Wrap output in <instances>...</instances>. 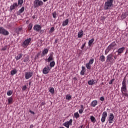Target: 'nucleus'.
Segmentation results:
<instances>
[{
    "label": "nucleus",
    "mask_w": 128,
    "mask_h": 128,
    "mask_svg": "<svg viewBox=\"0 0 128 128\" xmlns=\"http://www.w3.org/2000/svg\"><path fill=\"white\" fill-rule=\"evenodd\" d=\"M82 36H84V31L82 30H81L78 32V38H82Z\"/></svg>",
    "instance_id": "obj_18"
},
{
    "label": "nucleus",
    "mask_w": 128,
    "mask_h": 128,
    "mask_svg": "<svg viewBox=\"0 0 128 128\" xmlns=\"http://www.w3.org/2000/svg\"><path fill=\"white\" fill-rule=\"evenodd\" d=\"M49 92L51 93V94H54V88H50V89L49 90Z\"/></svg>",
    "instance_id": "obj_37"
},
{
    "label": "nucleus",
    "mask_w": 128,
    "mask_h": 128,
    "mask_svg": "<svg viewBox=\"0 0 128 128\" xmlns=\"http://www.w3.org/2000/svg\"><path fill=\"white\" fill-rule=\"evenodd\" d=\"M94 59L92 58L89 60V62H88V64H94Z\"/></svg>",
    "instance_id": "obj_34"
},
{
    "label": "nucleus",
    "mask_w": 128,
    "mask_h": 128,
    "mask_svg": "<svg viewBox=\"0 0 128 128\" xmlns=\"http://www.w3.org/2000/svg\"><path fill=\"white\" fill-rule=\"evenodd\" d=\"M94 42V38H92L88 42V46H92V42Z\"/></svg>",
    "instance_id": "obj_31"
},
{
    "label": "nucleus",
    "mask_w": 128,
    "mask_h": 128,
    "mask_svg": "<svg viewBox=\"0 0 128 128\" xmlns=\"http://www.w3.org/2000/svg\"><path fill=\"white\" fill-rule=\"evenodd\" d=\"M54 18H56V12H54L52 13Z\"/></svg>",
    "instance_id": "obj_40"
},
{
    "label": "nucleus",
    "mask_w": 128,
    "mask_h": 128,
    "mask_svg": "<svg viewBox=\"0 0 128 128\" xmlns=\"http://www.w3.org/2000/svg\"><path fill=\"white\" fill-rule=\"evenodd\" d=\"M54 60V52H50V56L48 57V58L47 59V60L48 62H50Z\"/></svg>",
    "instance_id": "obj_15"
},
{
    "label": "nucleus",
    "mask_w": 128,
    "mask_h": 128,
    "mask_svg": "<svg viewBox=\"0 0 128 128\" xmlns=\"http://www.w3.org/2000/svg\"><path fill=\"white\" fill-rule=\"evenodd\" d=\"M106 62L110 64H114V54H110L107 56Z\"/></svg>",
    "instance_id": "obj_1"
},
{
    "label": "nucleus",
    "mask_w": 128,
    "mask_h": 128,
    "mask_svg": "<svg viewBox=\"0 0 128 128\" xmlns=\"http://www.w3.org/2000/svg\"><path fill=\"white\" fill-rule=\"evenodd\" d=\"M33 18H34V17H33Z\"/></svg>",
    "instance_id": "obj_63"
},
{
    "label": "nucleus",
    "mask_w": 128,
    "mask_h": 128,
    "mask_svg": "<svg viewBox=\"0 0 128 128\" xmlns=\"http://www.w3.org/2000/svg\"><path fill=\"white\" fill-rule=\"evenodd\" d=\"M22 58V54H19L15 58L16 60H20Z\"/></svg>",
    "instance_id": "obj_21"
},
{
    "label": "nucleus",
    "mask_w": 128,
    "mask_h": 128,
    "mask_svg": "<svg viewBox=\"0 0 128 128\" xmlns=\"http://www.w3.org/2000/svg\"><path fill=\"white\" fill-rule=\"evenodd\" d=\"M100 100H102V102H104V96L100 97Z\"/></svg>",
    "instance_id": "obj_46"
},
{
    "label": "nucleus",
    "mask_w": 128,
    "mask_h": 128,
    "mask_svg": "<svg viewBox=\"0 0 128 128\" xmlns=\"http://www.w3.org/2000/svg\"><path fill=\"white\" fill-rule=\"evenodd\" d=\"M48 0H43V1L44 2H46L48 1Z\"/></svg>",
    "instance_id": "obj_56"
},
{
    "label": "nucleus",
    "mask_w": 128,
    "mask_h": 128,
    "mask_svg": "<svg viewBox=\"0 0 128 128\" xmlns=\"http://www.w3.org/2000/svg\"><path fill=\"white\" fill-rule=\"evenodd\" d=\"M74 80H76L77 78H76L75 77L74 78Z\"/></svg>",
    "instance_id": "obj_54"
},
{
    "label": "nucleus",
    "mask_w": 128,
    "mask_h": 128,
    "mask_svg": "<svg viewBox=\"0 0 128 128\" xmlns=\"http://www.w3.org/2000/svg\"><path fill=\"white\" fill-rule=\"evenodd\" d=\"M12 90H8V92H7V96H12Z\"/></svg>",
    "instance_id": "obj_41"
},
{
    "label": "nucleus",
    "mask_w": 128,
    "mask_h": 128,
    "mask_svg": "<svg viewBox=\"0 0 128 128\" xmlns=\"http://www.w3.org/2000/svg\"><path fill=\"white\" fill-rule=\"evenodd\" d=\"M125 50L124 47L121 48L118 50V54H122L124 52V50Z\"/></svg>",
    "instance_id": "obj_20"
},
{
    "label": "nucleus",
    "mask_w": 128,
    "mask_h": 128,
    "mask_svg": "<svg viewBox=\"0 0 128 128\" xmlns=\"http://www.w3.org/2000/svg\"><path fill=\"white\" fill-rule=\"evenodd\" d=\"M78 112L80 114H82L84 112V110L80 109Z\"/></svg>",
    "instance_id": "obj_48"
},
{
    "label": "nucleus",
    "mask_w": 128,
    "mask_h": 128,
    "mask_svg": "<svg viewBox=\"0 0 128 128\" xmlns=\"http://www.w3.org/2000/svg\"><path fill=\"white\" fill-rule=\"evenodd\" d=\"M16 32L18 34H24V30H22V28L20 27L18 28L16 30Z\"/></svg>",
    "instance_id": "obj_16"
},
{
    "label": "nucleus",
    "mask_w": 128,
    "mask_h": 128,
    "mask_svg": "<svg viewBox=\"0 0 128 128\" xmlns=\"http://www.w3.org/2000/svg\"><path fill=\"white\" fill-rule=\"evenodd\" d=\"M72 124V120L71 119L69 121L64 123L63 124H64V126H66V128H70V124Z\"/></svg>",
    "instance_id": "obj_12"
},
{
    "label": "nucleus",
    "mask_w": 128,
    "mask_h": 128,
    "mask_svg": "<svg viewBox=\"0 0 128 128\" xmlns=\"http://www.w3.org/2000/svg\"><path fill=\"white\" fill-rule=\"evenodd\" d=\"M86 128H88V125L87 126H86Z\"/></svg>",
    "instance_id": "obj_59"
},
{
    "label": "nucleus",
    "mask_w": 128,
    "mask_h": 128,
    "mask_svg": "<svg viewBox=\"0 0 128 128\" xmlns=\"http://www.w3.org/2000/svg\"><path fill=\"white\" fill-rule=\"evenodd\" d=\"M33 74L34 73L32 72H25V78H26V80H28V78H32V76Z\"/></svg>",
    "instance_id": "obj_10"
},
{
    "label": "nucleus",
    "mask_w": 128,
    "mask_h": 128,
    "mask_svg": "<svg viewBox=\"0 0 128 128\" xmlns=\"http://www.w3.org/2000/svg\"><path fill=\"white\" fill-rule=\"evenodd\" d=\"M24 12V7L22 6V8L18 10V14H22Z\"/></svg>",
    "instance_id": "obj_24"
},
{
    "label": "nucleus",
    "mask_w": 128,
    "mask_h": 128,
    "mask_svg": "<svg viewBox=\"0 0 128 128\" xmlns=\"http://www.w3.org/2000/svg\"><path fill=\"white\" fill-rule=\"evenodd\" d=\"M99 60H100V62H105L106 60V57L102 55L100 56Z\"/></svg>",
    "instance_id": "obj_23"
},
{
    "label": "nucleus",
    "mask_w": 128,
    "mask_h": 128,
    "mask_svg": "<svg viewBox=\"0 0 128 128\" xmlns=\"http://www.w3.org/2000/svg\"><path fill=\"white\" fill-rule=\"evenodd\" d=\"M18 6V4L17 2L14 3L10 6V10H13L15 8H16Z\"/></svg>",
    "instance_id": "obj_14"
},
{
    "label": "nucleus",
    "mask_w": 128,
    "mask_h": 128,
    "mask_svg": "<svg viewBox=\"0 0 128 128\" xmlns=\"http://www.w3.org/2000/svg\"><path fill=\"white\" fill-rule=\"evenodd\" d=\"M96 82H96V80H90L88 82V84L90 86H92V84H96Z\"/></svg>",
    "instance_id": "obj_17"
},
{
    "label": "nucleus",
    "mask_w": 128,
    "mask_h": 128,
    "mask_svg": "<svg viewBox=\"0 0 128 128\" xmlns=\"http://www.w3.org/2000/svg\"><path fill=\"white\" fill-rule=\"evenodd\" d=\"M74 116L76 118H80V114H78V112H76L74 114Z\"/></svg>",
    "instance_id": "obj_35"
},
{
    "label": "nucleus",
    "mask_w": 128,
    "mask_h": 128,
    "mask_svg": "<svg viewBox=\"0 0 128 128\" xmlns=\"http://www.w3.org/2000/svg\"><path fill=\"white\" fill-rule=\"evenodd\" d=\"M54 32V28L52 27L50 29V32Z\"/></svg>",
    "instance_id": "obj_43"
},
{
    "label": "nucleus",
    "mask_w": 128,
    "mask_h": 128,
    "mask_svg": "<svg viewBox=\"0 0 128 128\" xmlns=\"http://www.w3.org/2000/svg\"><path fill=\"white\" fill-rule=\"evenodd\" d=\"M0 34H3V36H8V31L6 30L3 27H0Z\"/></svg>",
    "instance_id": "obj_7"
},
{
    "label": "nucleus",
    "mask_w": 128,
    "mask_h": 128,
    "mask_svg": "<svg viewBox=\"0 0 128 128\" xmlns=\"http://www.w3.org/2000/svg\"><path fill=\"white\" fill-rule=\"evenodd\" d=\"M16 72H18L16 69H14L10 72V74H12V76H14V74H16Z\"/></svg>",
    "instance_id": "obj_30"
},
{
    "label": "nucleus",
    "mask_w": 128,
    "mask_h": 128,
    "mask_svg": "<svg viewBox=\"0 0 128 128\" xmlns=\"http://www.w3.org/2000/svg\"><path fill=\"white\" fill-rule=\"evenodd\" d=\"M42 106H44V104H46V103H44V102H42Z\"/></svg>",
    "instance_id": "obj_53"
},
{
    "label": "nucleus",
    "mask_w": 128,
    "mask_h": 128,
    "mask_svg": "<svg viewBox=\"0 0 128 128\" xmlns=\"http://www.w3.org/2000/svg\"><path fill=\"white\" fill-rule=\"evenodd\" d=\"M86 68H88V70H90V68H92V64L87 63V64H86Z\"/></svg>",
    "instance_id": "obj_32"
},
{
    "label": "nucleus",
    "mask_w": 128,
    "mask_h": 128,
    "mask_svg": "<svg viewBox=\"0 0 128 128\" xmlns=\"http://www.w3.org/2000/svg\"><path fill=\"white\" fill-rule=\"evenodd\" d=\"M128 52H126V54Z\"/></svg>",
    "instance_id": "obj_62"
},
{
    "label": "nucleus",
    "mask_w": 128,
    "mask_h": 128,
    "mask_svg": "<svg viewBox=\"0 0 128 128\" xmlns=\"http://www.w3.org/2000/svg\"><path fill=\"white\" fill-rule=\"evenodd\" d=\"M12 98L10 97L8 98V104H12Z\"/></svg>",
    "instance_id": "obj_39"
},
{
    "label": "nucleus",
    "mask_w": 128,
    "mask_h": 128,
    "mask_svg": "<svg viewBox=\"0 0 128 128\" xmlns=\"http://www.w3.org/2000/svg\"><path fill=\"white\" fill-rule=\"evenodd\" d=\"M34 30L36 32H39L42 30V26L40 24H36L33 28Z\"/></svg>",
    "instance_id": "obj_13"
},
{
    "label": "nucleus",
    "mask_w": 128,
    "mask_h": 128,
    "mask_svg": "<svg viewBox=\"0 0 128 128\" xmlns=\"http://www.w3.org/2000/svg\"><path fill=\"white\" fill-rule=\"evenodd\" d=\"M114 116L113 114L110 113V116H109V118H108V122L109 124H112L114 122Z\"/></svg>",
    "instance_id": "obj_11"
},
{
    "label": "nucleus",
    "mask_w": 128,
    "mask_h": 128,
    "mask_svg": "<svg viewBox=\"0 0 128 128\" xmlns=\"http://www.w3.org/2000/svg\"><path fill=\"white\" fill-rule=\"evenodd\" d=\"M29 84H30V82H29Z\"/></svg>",
    "instance_id": "obj_60"
},
{
    "label": "nucleus",
    "mask_w": 128,
    "mask_h": 128,
    "mask_svg": "<svg viewBox=\"0 0 128 128\" xmlns=\"http://www.w3.org/2000/svg\"><path fill=\"white\" fill-rule=\"evenodd\" d=\"M125 96H128V94H126V93L124 94Z\"/></svg>",
    "instance_id": "obj_58"
},
{
    "label": "nucleus",
    "mask_w": 128,
    "mask_h": 128,
    "mask_svg": "<svg viewBox=\"0 0 128 128\" xmlns=\"http://www.w3.org/2000/svg\"><path fill=\"white\" fill-rule=\"evenodd\" d=\"M84 46H86V43H84V44H83L81 47V48L82 50V48H84Z\"/></svg>",
    "instance_id": "obj_51"
},
{
    "label": "nucleus",
    "mask_w": 128,
    "mask_h": 128,
    "mask_svg": "<svg viewBox=\"0 0 128 128\" xmlns=\"http://www.w3.org/2000/svg\"><path fill=\"white\" fill-rule=\"evenodd\" d=\"M96 104H98L97 100H94L91 103V106H93V108H94V106H96Z\"/></svg>",
    "instance_id": "obj_25"
},
{
    "label": "nucleus",
    "mask_w": 128,
    "mask_h": 128,
    "mask_svg": "<svg viewBox=\"0 0 128 128\" xmlns=\"http://www.w3.org/2000/svg\"><path fill=\"white\" fill-rule=\"evenodd\" d=\"M48 52V50L46 48L44 49L42 52V54H43L44 56L45 54H46Z\"/></svg>",
    "instance_id": "obj_28"
},
{
    "label": "nucleus",
    "mask_w": 128,
    "mask_h": 128,
    "mask_svg": "<svg viewBox=\"0 0 128 128\" xmlns=\"http://www.w3.org/2000/svg\"><path fill=\"white\" fill-rule=\"evenodd\" d=\"M33 18H34V17H33Z\"/></svg>",
    "instance_id": "obj_64"
},
{
    "label": "nucleus",
    "mask_w": 128,
    "mask_h": 128,
    "mask_svg": "<svg viewBox=\"0 0 128 128\" xmlns=\"http://www.w3.org/2000/svg\"><path fill=\"white\" fill-rule=\"evenodd\" d=\"M34 8H38V6H42L44 4V2L40 0H35L34 2Z\"/></svg>",
    "instance_id": "obj_4"
},
{
    "label": "nucleus",
    "mask_w": 128,
    "mask_h": 128,
    "mask_svg": "<svg viewBox=\"0 0 128 128\" xmlns=\"http://www.w3.org/2000/svg\"><path fill=\"white\" fill-rule=\"evenodd\" d=\"M31 114H34V112H31Z\"/></svg>",
    "instance_id": "obj_57"
},
{
    "label": "nucleus",
    "mask_w": 128,
    "mask_h": 128,
    "mask_svg": "<svg viewBox=\"0 0 128 128\" xmlns=\"http://www.w3.org/2000/svg\"><path fill=\"white\" fill-rule=\"evenodd\" d=\"M32 40V38H29L26 40L22 43V47L24 48H28V46L30 44V41Z\"/></svg>",
    "instance_id": "obj_6"
},
{
    "label": "nucleus",
    "mask_w": 128,
    "mask_h": 128,
    "mask_svg": "<svg viewBox=\"0 0 128 128\" xmlns=\"http://www.w3.org/2000/svg\"><path fill=\"white\" fill-rule=\"evenodd\" d=\"M22 4H24V0H18V6H22Z\"/></svg>",
    "instance_id": "obj_33"
},
{
    "label": "nucleus",
    "mask_w": 128,
    "mask_h": 128,
    "mask_svg": "<svg viewBox=\"0 0 128 128\" xmlns=\"http://www.w3.org/2000/svg\"><path fill=\"white\" fill-rule=\"evenodd\" d=\"M114 62H116V56H114Z\"/></svg>",
    "instance_id": "obj_50"
},
{
    "label": "nucleus",
    "mask_w": 128,
    "mask_h": 128,
    "mask_svg": "<svg viewBox=\"0 0 128 128\" xmlns=\"http://www.w3.org/2000/svg\"><path fill=\"white\" fill-rule=\"evenodd\" d=\"M50 70H52V68L48 66L44 67L42 71L44 74H48L50 72Z\"/></svg>",
    "instance_id": "obj_8"
},
{
    "label": "nucleus",
    "mask_w": 128,
    "mask_h": 128,
    "mask_svg": "<svg viewBox=\"0 0 128 128\" xmlns=\"http://www.w3.org/2000/svg\"><path fill=\"white\" fill-rule=\"evenodd\" d=\"M114 79H112V80H110L109 82V84H112V82H114Z\"/></svg>",
    "instance_id": "obj_47"
},
{
    "label": "nucleus",
    "mask_w": 128,
    "mask_h": 128,
    "mask_svg": "<svg viewBox=\"0 0 128 128\" xmlns=\"http://www.w3.org/2000/svg\"><path fill=\"white\" fill-rule=\"evenodd\" d=\"M66 100H70V98H72V96H70V94H67L66 96Z\"/></svg>",
    "instance_id": "obj_38"
},
{
    "label": "nucleus",
    "mask_w": 128,
    "mask_h": 128,
    "mask_svg": "<svg viewBox=\"0 0 128 128\" xmlns=\"http://www.w3.org/2000/svg\"><path fill=\"white\" fill-rule=\"evenodd\" d=\"M90 120L91 122H93L94 124V122H96V118L94 116H90Z\"/></svg>",
    "instance_id": "obj_26"
},
{
    "label": "nucleus",
    "mask_w": 128,
    "mask_h": 128,
    "mask_svg": "<svg viewBox=\"0 0 128 128\" xmlns=\"http://www.w3.org/2000/svg\"><path fill=\"white\" fill-rule=\"evenodd\" d=\"M32 110H30V112H31V113H32Z\"/></svg>",
    "instance_id": "obj_61"
},
{
    "label": "nucleus",
    "mask_w": 128,
    "mask_h": 128,
    "mask_svg": "<svg viewBox=\"0 0 128 128\" xmlns=\"http://www.w3.org/2000/svg\"><path fill=\"white\" fill-rule=\"evenodd\" d=\"M34 128V125L31 124V125L30 126V128Z\"/></svg>",
    "instance_id": "obj_52"
},
{
    "label": "nucleus",
    "mask_w": 128,
    "mask_h": 128,
    "mask_svg": "<svg viewBox=\"0 0 128 128\" xmlns=\"http://www.w3.org/2000/svg\"><path fill=\"white\" fill-rule=\"evenodd\" d=\"M80 110H84V105H81L80 106Z\"/></svg>",
    "instance_id": "obj_49"
},
{
    "label": "nucleus",
    "mask_w": 128,
    "mask_h": 128,
    "mask_svg": "<svg viewBox=\"0 0 128 128\" xmlns=\"http://www.w3.org/2000/svg\"><path fill=\"white\" fill-rule=\"evenodd\" d=\"M56 42H58V40H55V44H56Z\"/></svg>",
    "instance_id": "obj_55"
},
{
    "label": "nucleus",
    "mask_w": 128,
    "mask_h": 128,
    "mask_svg": "<svg viewBox=\"0 0 128 128\" xmlns=\"http://www.w3.org/2000/svg\"><path fill=\"white\" fill-rule=\"evenodd\" d=\"M128 16V12H125L124 14H123L121 17L122 18H126V16Z\"/></svg>",
    "instance_id": "obj_27"
},
{
    "label": "nucleus",
    "mask_w": 128,
    "mask_h": 128,
    "mask_svg": "<svg viewBox=\"0 0 128 128\" xmlns=\"http://www.w3.org/2000/svg\"><path fill=\"white\" fill-rule=\"evenodd\" d=\"M116 44L115 42H113L111 43L110 44L107 48L106 49L105 51V54H108V52H110V51L111 50H112L114 46H116Z\"/></svg>",
    "instance_id": "obj_2"
},
{
    "label": "nucleus",
    "mask_w": 128,
    "mask_h": 128,
    "mask_svg": "<svg viewBox=\"0 0 128 128\" xmlns=\"http://www.w3.org/2000/svg\"><path fill=\"white\" fill-rule=\"evenodd\" d=\"M106 116H108V112H103L102 114V118H101L102 122L104 123L106 122Z\"/></svg>",
    "instance_id": "obj_9"
},
{
    "label": "nucleus",
    "mask_w": 128,
    "mask_h": 128,
    "mask_svg": "<svg viewBox=\"0 0 128 128\" xmlns=\"http://www.w3.org/2000/svg\"><path fill=\"white\" fill-rule=\"evenodd\" d=\"M26 90V86H24L23 88H22V90Z\"/></svg>",
    "instance_id": "obj_45"
},
{
    "label": "nucleus",
    "mask_w": 128,
    "mask_h": 128,
    "mask_svg": "<svg viewBox=\"0 0 128 128\" xmlns=\"http://www.w3.org/2000/svg\"><path fill=\"white\" fill-rule=\"evenodd\" d=\"M114 0H107L104 4V10H108L112 6Z\"/></svg>",
    "instance_id": "obj_3"
},
{
    "label": "nucleus",
    "mask_w": 128,
    "mask_h": 128,
    "mask_svg": "<svg viewBox=\"0 0 128 128\" xmlns=\"http://www.w3.org/2000/svg\"><path fill=\"white\" fill-rule=\"evenodd\" d=\"M32 23H30L28 25V30H31L32 28Z\"/></svg>",
    "instance_id": "obj_36"
},
{
    "label": "nucleus",
    "mask_w": 128,
    "mask_h": 128,
    "mask_svg": "<svg viewBox=\"0 0 128 128\" xmlns=\"http://www.w3.org/2000/svg\"><path fill=\"white\" fill-rule=\"evenodd\" d=\"M84 72H86V68H84V66H82V70L80 72L81 76H84Z\"/></svg>",
    "instance_id": "obj_19"
},
{
    "label": "nucleus",
    "mask_w": 128,
    "mask_h": 128,
    "mask_svg": "<svg viewBox=\"0 0 128 128\" xmlns=\"http://www.w3.org/2000/svg\"><path fill=\"white\" fill-rule=\"evenodd\" d=\"M56 64V62H54V61H52V62H50V68H54V66Z\"/></svg>",
    "instance_id": "obj_29"
},
{
    "label": "nucleus",
    "mask_w": 128,
    "mask_h": 128,
    "mask_svg": "<svg viewBox=\"0 0 128 128\" xmlns=\"http://www.w3.org/2000/svg\"><path fill=\"white\" fill-rule=\"evenodd\" d=\"M68 24V19H66V20L64 21L62 24V26H66Z\"/></svg>",
    "instance_id": "obj_22"
},
{
    "label": "nucleus",
    "mask_w": 128,
    "mask_h": 128,
    "mask_svg": "<svg viewBox=\"0 0 128 128\" xmlns=\"http://www.w3.org/2000/svg\"><path fill=\"white\" fill-rule=\"evenodd\" d=\"M7 48H8V46H5L2 48V50H6Z\"/></svg>",
    "instance_id": "obj_44"
},
{
    "label": "nucleus",
    "mask_w": 128,
    "mask_h": 128,
    "mask_svg": "<svg viewBox=\"0 0 128 128\" xmlns=\"http://www.w3.org/2000/svg\"><path fill=\"white\" fill-rule=\"evenodd\" d=\"M28 56H26L24 60V62H28Z\"/></svg>",
    "instance_id": "obj_42"
},
{
    "label": "nucleus",
    "mask_w": 128,
    "mask_h": 128,
    "mask_svg": "<svg viewBox=\"0 0 128 128\" xmlns=\"http://www.w3.org/2000/svg\"><path fill=\"white\" fill-rule=\"evenodd\" d=\"M122 87L121 88L122 92H126V79H124L122 82Z\"/></svg>",
    "instance_id": "obj_5"
}]
</instances>
